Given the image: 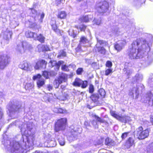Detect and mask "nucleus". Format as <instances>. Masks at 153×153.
Listing matches in <instances>:
<instances>
[{
  "mask_svg": "<svg viewBox=\"0 0 153 153\" xmlns=\"http://www.w3.org/2000/svg\"><path fill=\"white\" fill-rule=\"evenodd\" d=\"M36 36H35L34 39L38 41L41 43H44L45 41V37L42 34L40 33L38 35H35Z\"/></svg>",
  "mask_w": 153,
  "mask_h": 153,
  "instance_id": "obj_16",
  "label": "nucleus"
},
{
  "mask_svg": "<svg viewBox=\"0 0 153 153\" xmlns=\"http://www.w3.org/2000/svg\"><path fill=\"white\" fill-rule=\"evenodd\" d=\"M104 153V152H102V153Z\"/></svg>",
  "mask_w": 153,
  "mask_h": 153,
  "instance_id": "obj_57",
  "label": "nucleus"
},
{
  "mask_svg": "<svg viewBox=\"0 0 153 153\" xmlns=\"http://www.w3.org/2000/svg\"><path fill=\"white\" fill-rule=\"evenodd\" d=\"M41 49L42 51H50L49 48L46 45H43L42 46Z\"/></svg>",
  "mask_w": 153,
  "mask_h": 153,
  "instance_id": "obj_33",
  "label": "nucleus"
},
{
  "mask_svg": "<svg viewBox=\"0 0 153 153\" xmlns=\"http://www.w3.org/2000/svg\"><path fill=\"white\" fill-rule=\"evenodd\" d=\"M150 129L148 128L144 129L142 126H140L137 128L135 131V135L139 140L145 139L149 136Z\"/></svg>",
  "mask_w": 153,
  "mask_h": 153,
  "instance_id": "obj_1",
  "label": "nucleus"
},
{
  "mask_svg": "<svg viewBox=\"0 0 153 153\" xmlns=\"http://www.w3.org/2000/svg\"><path fill=\"white\" fill-rule=\"evenodd\" d=\"M58 140L59 143L61 145L63 146L65 144V142L64 140H62V138H59Z\"/></svg>",
  "mask_w": 153,
  "mask_h": 153,
  "instance_id": "obj_47",
  "label": "nucleus"
},
{
  "mask_svg": "<svg viewBox=\"0 0 153 153\" xmlns=\"http://www.w3.org/2000/svg\"><path fill=\"white\" fill-rule=\"evenodd\" d=\"M61 83H60L59 81L57 79H55L54 81L53 82V85L54 86V87L56 88H58L60 84H61Z\"/></svg>",
  "mask_w": 153,
  "mask_h": 153,
  "instance_id": "obj_34",
  "label": "nucleus"
},
{
  "mask_svg": "<svg viewBox=\"0 0 153 153\" xmlns=\"http://www.w3.org/2000/svg\"><path fill=\"white\" fill-rule=\"evenodd\" d=\"M140 49L138 48L137 51L136 49L134 47H132L128 49V55L130 58L134 59L137 56L138 53L140 52Z\"/></svg>",
  "mask_w": 153,
  "mask_h": 153,
  "instance_id": "obj_6",
  "label": "nucleus"
},
{
  "mask_svg": "<svg viewBox=\"0 0 153 153\" xmlns=\"http://www.w3.org/2000/svg\"><path fill=\"white\" fill-rule=\"evenodd\" d=\"M61 69L62 71H69L68 66L66 65H62L61 66Z\"/></svg>",
  "mask_w": 153,
  "mask_h": 153,
  "instance_id": "obj_38",
  "label": "nucleus"
},
{
  "mask_svg": "<svg viewBox=\"0 0 153 153\" xmlns=\"http://www.w3.org/2000/svg\"><path fill=\"white\" fill-rule=\"evenodd\" d=\"M112 72L113 71L111 69L108 68L105 70V76H108L110 74H111Z\"/></svg>",
  "mask_w": 153,
  "mask_h": 153,
  "instance_id": "obj_36",
  "label": "nucleus"
},
{
  "mask_svg": "<svg viewBox=\"0 0 153 153\" xmlns=\"http://www.w3.org/2000/svg\"><path fill=\"white\" fill-rule=\"evenodd\" d=\"M146 151V153H153V142L147 146Z\"/></svg>",
  "mask_w": 153,
  "mask_h": 153,
  "instance_id": "obj_21",
  "label": "nucleus"
},
{
  "mask_svg": "<svg viewBox=\"0 0 153 153\" xmlns=\"http://www.w3.org/2000/svg\"><path fill=\"white\" fill-rule=\"evenodd\" d=\"M29 10H31L30 14L31 15L35 14L37 13V11L33 8H29Z\"/></svg>",
  "mask_w": 153,
  "mask_h": 153,
  "instance_id": "obj_46",
  "label": "nucleus"
},
{
  "mask_svg": "<svg viewBox=\"0 0 153 153\" xmlns=\"http://www.w3.org/2000/svg\"><path fill=\"white\" fill-rule=\"evenodd\" d=\"M94 91V86L92 84L89 85L88 88V92L89 93L92 94Z\"/></svg>",
  "mask_w": 153,
  "mask_h": 153,
  "instance_id": "obj_31",
  "label": "nucleus"
},
{
  "mask_svg": "<svg viewBox=\"0 0 153 153\" xmlns=\"http://www.w3.org/2000/svg\"><path fill=\"white\" fill-rule=\"evenodd\" d=\"M3 115V114L1 111H0V120L2 118Z\"/></svg>",
  "mask_w": 153,
  "mask_h": 153,
  "instance_id": "obj_54",
  "label": "nucleus"
},
{
  "mask_svg": "<svg viewBox=\"0 0 153 153\" xmlns=\"http://www.w3.org/2000/svg\"><path fill=\"white\" fill-rule=\"evenodd\" d=\"M99 94L102 98L105 97V92L103 88H100L98 90Z\"/></svg>",
  "mask_w": 153,
  "mask_h": 153,
  "instance_id": "obj_27",
  "label": "nucleus"
},
{
  "mask_svg": "<svg viewBox=\"0 0 153 153\" xmlns=\"http://www.w3.org/2000/svg\"><path fill=\"white\" fill-rule=\"evenodd\" d=\"M47 62L45 60L43 59H39L35 63L34 66V69L36 70H39L44 67L45 68H46Z\"/></svg>",
  "mask_w": 153,
  "mask_h": 153,
  "instance_id": "obj_7",
  "label": "nucleus"
},
{
  "mask_svg": "<svg viewBox=\"0 0 153 153\" xmlns=\"http://www.w3.org/2000/svg\"><path fill=\"white\" fill-rule=\"evenodd\" d=\"M124 145L127 149L130 148L133 145H135L134 140L132 137H129L126 140Z\"/></svg>",
  "mask_w": 153,
  "mask_h": 153,
  "instance_id": "obj_8",
  "label": "nucleus"
},
{
  "mask_svg": "<svg viewBox=\"0 0 153 153\" xmlns=\"http://www.w3.org/2000/svg\"><path fill=\"white\" fill-rule=\"evenodd\" d=\"M33 86L31 83H27L26 84L25 87L26 89H29L33 88Z\"/></svg>",
  "mask_w": 153,
  "mask_h": 153,
  "instance_id": "obj_40",
  "label": "nucleus"
},
{
  "mask_svg": "<svg viewBox=\"0 0 153 153\" xmlns=\"http://www.w3.org/2000/svg\"><path fill=\"white\" fill-rule=\"evenodd\" d=\"M51 75L50 72L47 71H42V75L46 79L49 78V76Z\"/></svg>",
  "mask_w": 153,
  "mask_h": 153,
  "instance_id": "obj_25",
  "label": "nucleus"
},
{
  "mask_svg": "<svg viewBox=\"0 0 153 153\" xmlns=\"http://www.w3.org/2000/svg\"><path fill=\"white\" fill-rule=\"evenodd\" d=\"M109 7L108 3L105 1H104L102 2V5L98 7L97 12L102 15L108 11L109 12L110 11H108Z\"/></svg>",
  "mask_w": 153,
  "mask_h": 153,
  "instance_id": "obj_4",
  "label": "nucleus"
},
{
  "mask_svg": "<svg viewBox=\"0 0 153 153\" xmlns=\"http://www.w3.org/2000/svg\"><path fill=\"white\" fill-rule=\"evenodd\" d=\"M13 34L12 32L11 31H6L4 33L3 39L6 41H9L11 38Z\"/></svg>",
  "mask_w": 153,
  "mask_h": 153,
  "instance_id": "obj_14",
  "label": "nucleus"
},
{
  "mask_svg": "<svg viewBox=\"0 0 153 153\" xmlns=\"http://www.w3.org/2000/svg\"><path fill=\"white\" fill-rule=\"evenodd\" d=\"M94 49L95 52L96 53L98 52L103 55H105L106 53V50L103 47L97 46L96 45L94 48Z\"/></svg>",
  "mask_w": 153,
  "mask_h": 153,
  "instance_id": "obj_12",
  "label": "nucleus"
},
{
  "mask_svg": "<svg viewBox=\"0 0 153 153\" xmlns=\"http://www.w3.org/2000/svg\"><path fill=\"white\" fill-rule=\"evenodd\" d=\"M87 27V25L84 24H82L79 27V29L80 31L85 32Z\"/></svg>",
  "mask_w": 153,
  "mask_h": 153,
  "instance_id": "obj_35",
  "label": "nucleus"
},
{
  "mask_svg": "<svg viewBox=\"0 0 153 153\" xmlns=\"http://www.w3.org/2000/svg\"><path fill=\"white\" fill-rule=\"evenodd\" d=\"M110 114L111 115L113 116V117H114L115 118H116L117 119L118 117V116H119V115L117 114L116 113L115 111H112L110 112Z\"/></svg>",
  "mask_w": 153,
  "mask_h": 153,
  "instance_id": "obj_42",
  "label": "nucleus"
},
{
  "mask_svg": "<svg viewBox=\"0 0 153 153\" xmlns=\"http://www.w3.org/2000/svg\"><path fill=\"white\" fill-rule=\"evenodd\" d=\"M29 27L33 30L39 29V28L37 27V24L35 22L30 23L29 25Z\"/></svg>",
  "mask_w": 153,
  "mask_h": 153,
  "instance_id": "obj_26",
  "label": "nucleus"
},
{
  "mask_svg": "<svg viewBox=\"0 0 153 153\" xmlns=\"http://www.w3.org/2000/svg\"><path fill=\"white\" fill-rule=\"evenodd\" d=\"M110 114L111 115L113 116V117H114L115 118H116L117 119L118 117V116H119V115L117 114L116 113L115 111H112L110 112Z\"/></svg>",
  "mask_w": 153,
  "mask_h": 153,
  "instance_id": "obj_43",
  "label": "nucleus"
},
{
  "mask_svg": "<svg viewBox=\"0 0 153 153\" xmlns=\"http://www.w3.org/2000/svg\"><path fill=\"white\" fill-rule=\"evenodd\" d=\"M75 27L77 29H79V27H78V26H77V25H75Z\"/></svg>",
  "mask_w": 153,
  "mask_h": 153,
  "instance_id": "obj_56",
  "label": "nucleus"
},
{
  "mask_svg": "<svg viewBox=\"0 0 153 153\" xmlns=\"http://www.w3.org/2000/svg\"><path fill=\"white\" fill-rule=\"evenodd\" d=\"M10 62V58L7 54L0 55V69L3 70L7 66Z\"/></svg>",
  "mask_w": 153,
  "mask_h": 153,
  "instance_id": "obj_3",
  "label": "nucleus"
},
{
  "mask_svg": "<svg viewBox=\"0 0 153 153\" xmlns=\"http://www.w3.org/2000/svg\"><path fill=\"white\" fill-rule=\"evenodd\" d=\"M87 107L89 109H91V108H92L93 107V106H91L89 104H87Z\"/></svg>",
  "mask_w": 153,
  "mask_h": 153,
  "instance_id": "obj_52",
  "label": "nucleus"
},
{
  "mask_svg": "<svg viewBox=\"0 0 153 153\" xmlns=\"http://www.w3.org/2000/svg\"><path fill=\"white\" fill-rule=\"evenodd\" d=\"M53 86L49 84L47 85V88L49 91H50L53 89Z\"/></svg>",
  "mask_w": 153,
  "mask_h": 153,
  "instance_id": "obj_50",
  "label": "nucleus"
},
{
  "mask_svg": "<svg viewBox=\"0 0 153 153\" xmlns=\"http://www.w3.org/2000/svg\"><path fill=\"white\" fill-rule=\"evenodd\" d=\"M150 121L152 125H153V117H151L150 118Z\"/></svg>",
  "mask_w": 153,
  "mask_h": 153,
  "instance_id": "obj_55",
  "label": "nucleus"
},
{
  "mask_svg": "<svg viewBox=\"0 0 153 153\" xmlns=\"http://www.w3.org/2000/svg\"><path fill=\"white\" fill-rule=\"evenodd\" d=\"M67 16L66 13L64 11H62L58 13L57 16L58 18L60 19H65L66 18Z\"/></svg>",
  "mask_w": 153,
  "mask_h": 153,
  "instance_id": "obj_20",
  "label": "nucleus"
},
{
  "mask_svg": "<svg viewBox=\"0 0 153 153\" xmlns=\"http://www.w3.org/2000/svg\"><path fill=\"white\" fill-rule=\"evenodd\" d=\"M124 118V116H121L120 115L118 116V117L117 118V119L119 120V121L123 123V119Z\"/></svg>",
  "mask_w": 153,
  "mask_h": 153,
  "instance_id": "obj_48",
  "label": "nucleus"
},
{
  "mask_svg": "<svg viewBox=\"0 0 153 153\" xmlns=\"http://www.w3.org/2000/svg\"><path fill=\"white\" fill-rule=\"evenodd\" d=\"M97 42L100 45H103L104 44H106L107 43V42L105 41H104L103 40H99V39H97Z\"/></svg>",
  "mask_w": 153,
  "mask_h": 153,
  "instance_id": "obj_45",
  "label": "nucleus"
},
{
  "mask_svg": "<svg viewBox=\"0 0 153 153\" xmlns=\"http://www.w3.org/2000/svg\"><path fill=\"white\" fill-rule=\"evenodd\" d=\"M124 118L123 119V123H126L128 121V117L126 116H124Z\"/></svg>",
  "mask_w": 153,
  "mask_h": 153,
  "instance_id": "obj_49",
  "label": "nucleus"
},
{
  "mask_svg": "<svg viewBox=\"0 0 153 153\" xmlns=\"http://www.w3.org/2000/svg\"><path fill=\"white\" fill-rule=\"evenodd\" d=\"M91 18L88 17V15L83 16L80 18V20L81 22H89Z\"/></svg>",
  "mask_w": 153,
  "mask_h": 153,
  "instance_id": "obj_22",
  "label": "nucleus"
},
{
  "mask_svg": "<svg viewBox=\"0 0 153 153\" xmlns=\"http://www.w3.org/2000/svg\"><path fill=\"white\" fill-rule=\"evenodd\" d=\"M19 67L22 69L27 70L29 69V66L27 62L25 61L19 65Z\"/></svg>",
  "mask_w": 153,
  "mask_h": 153,
  "instance_id": "obj_17",
  "label": "nucleus"
},
{
  "mask_svg": "<svg viewBox=\"0 0 153 153\" xmlns=\"http://www.w3.org/2000/svg\"><path fill=\"white\" fill-rule=\"evenodd\" d=\"M90 98L92 101L96 104L100 103L99 100L100 97L97 93L92 94L90 97Z\"/></svg>",
  "mask_w": 153,
  "mask_h": 153,
  "instance_id": "obj_10",
  "label": "nucleus"
},
{
  "mask_svg": "<svg viewBox=\"0 0 153 153\" xmlns=\"http://www.w3.org/2000/svg\"><path fill=\"white\" fill-rule=\"evenodd\" d=\"M105 144L108 146L111 147L115 145L114 141L109 139L108 137L106 138L105 142Z\"/></svg>",
  "mask_w": 153,
  "mask_h": 153,
  "instance_id": "obj_18",
  "label": "nucleus"
},
{
  "mask_svg": "<svg viewBox=\"0 0 153 153\" xmlns=\"http://www.w3.org/2000/svg\"><path fill=\"white\" fill-rule=\"evenodd\" d=\"M67 124V120L66 118H62L57 120L55 123L54 129L56 132L64 130Z\"/></svg>",
  "mask_w": 153,
  "mask_h": 153,
  "instance_id": "obj_2",
  "label": "nucleus"
},
{
  "mask_svg": "<svg viewBox=\"0 0 153 153\" xmlns=\"http://www.w3.org/2000/svg\"><path fill=\"white\" fill-rule=\"evenodd\" d=\"M66 52L64 50L60 51L57 57L58 58H61V57H65L66 56Z\"/></svg>",
  "mask_w": 153,
  "mask_h": 153,
  "instance_id": "obj_28",
  "label": "nucleus"
},
{
  "mask_svg": "<svg viewBox=\"0 0 153 153\" xmlns=\"http://www.w3.org/2000/svg\"><path fill=\"white\" fill-rule=\"evenodd\" d=\"M105 65L107 67L111 68L112 66V64L111 61L108 60L106 61Z\"/></svg>",
  "mask_w": 153,
  "mask_h": 153,
  "instance_id": "obj_41",
  "label": "nucleus"
},
{
  "mask_svg": "<svg viewBox=\"0 0 153 153\" xmlns=\"http://www.w3.org/2000/svg\"><path fill=\"white\" fill-rule=\"evenodd\" d=\"M92 117H94L96 119V121L97 122H99L100 123H104L105 122V120L96 114L93 115Z\"/></svg>",
  "mask_w": 153,
  "mask_h": 153,
  "instance_id": "obj_24",
  "label": "nucleus"
},
{
  "mask_svg": "<svg viewBox=\"0 0 153 153\" xmlns=\"http://www.w3.org/2000/svg\"><path fill=\"white\" fill-rule=\"evenodd\" d=\"M58 113L60 114H64L67 113V111L61 108H59L58 109Z\"/></svg>",
  "mask_w": 153,
  "mask_h": 153,
  "instance_id": "obj_44",
  "label": "nucleus"
},
{
  "mask_svg": "<svg viewBox=\"0 0 153 153\" xmlns=\"http://www.w3.org/2000/svg\"><path fill=\"white\" fill-rule=\"evenodd\" d=\"M114 48L117 52H120L123 49L122 47L118 43H116L114 44Z\"/></svg>",
  "mask_w": 153,
  "mask_h": 153,
  "instance_id": "obj_29",
  "label": "nucleus"
},
{
  "mask_svg": "<svg viewBox=\"0 0 153 153\" xmlns=\"http://www.w3.org/2000/svg\"><path fill=\"white\" fill-rule=\"evenodd\" d=\"M141 41V39L140 38L137 39L136 40L133 41L131 44V45L132 47L135 48L136 45L137 46H139Z\"/></svg>",
  "mask_w": 153,
  "mask_h": 153,
  "instance_id": "obj_23",
  "label": "nucleus"
},
{
  "mask_svg": "<svg viewBox=\"0 0 153 153\" xmlns=\"http://www.w3.org/2000/svg\"><path fill=\"white\" fill-rule=\"evenodd\" d=\"M83 71V69L82 68H78L76 70V74L78 75H82V73Z\"/></svg>",
  "mask_w": 153,
  "mask_h": 153,
  "instance_id": "obj_37",
  "label": "nucleus"
},
{
  "mask_svg": "<svg viewBox=\"0 0 153 153\" xmlns=\"http://www.w3.org/2000/svg\"><path fill=\"white\" fill-rule=\"evenodd\" d=\"M44 17V14L42 13L40 16V18L41 19H42Z\"/></svg>",
  "mask_w": 153,
  "mask_h": 153,
  "instance_id": "obj_53",
  "label": "nucleus"
},
{
  "mask_svg": "<svg viewBox=\"0 0 153 153\" xmlns=\"http://www.w3.org/2000/svg\"><path fill=\"white\" fill-rule=\"evenodd\" d=\"M129 132H125L122 134L121 137L122 140H125L128 136Z\"/></svg>",
  "mask_w": 153,
  "mask_h": 153,
  "instance_id": "obj_39",
  "label": "nucleus"
},
{
  "mask_svg": "<svg viewBox=\"0 0 153 153\" xmlns=\"http://www.w3.org/2000/svg\"><path fill=\"white\" fill-rule=\"evenodd\" d=\"M73 38H74L77 36V34L73 32V33L71 35Z\"/></svg>",
  "mask_w": 153,
  "mask_h": 153,
  "instance_id": "obj_51",
  "label": "nucleus"
},
{
  "mask_svg": "<svg viewBox=\"0 0 153 153\" xmlns=\"http://www.w3.org/2000/svg\"><path fill=\"white\" fill-rule=\"evenodd\" d=\"M51 64V67L53 68L54 66L56 67L57 70H59L60 65L64 63L62 61H59L58 62H56V61L50 60L49 62Z\"/></svg>",
  "mask_w": 153,
  "mask_h": 153,
  "instance_id": "obj_11",
  "label": "nucleus"
},
{
  "mask_svg": "<svg viewBox=\"0 0 153 153\" xmlns=\"http://www.w3.org/2000/svg\"><path fill=\"white\" fill-rule=\"evenodd\" d=\"M68 75L66 74L62 73L59 75L57 79L59 81L60 83H61L63 82H65L67 80Z\"/></svg>",
  "mask_w": 153,
  "mask_h": 153,
  "instance_id": "obj_13",
  "label": "nucleus"
},
{
  "mask_svg": "<svg viewBox=\"0 0 153 153\" xmlns=\"http://www.w3.org/2000/svg\"><path fill=\"white\" fill-rule=\"evenodd\" d=\"M35 35H36V33L29 30L26 31L25 33V36L28 38L34 39Z\"/></svg>",
  "mask_w": 153,
  "mask_h": 153,
  "instance_id": "obj_15",
  "label": "nucleus"
},
{
  "mask_svg": "<svg viewBox=\"0 0 153 153\" xmlns=\"http://www.w3.org/2000/svg\"><path fill=\"white\" fill-rule=\"evenodd\" d=\"M88 41V39L85 36H82L80 38L79 42L81 43L85 44Z\"/></svg>",
  "mask_w": 153,
  "mask_h": 153,
  "instance_id": "obj_32",
  "label": "nucleus"
},
{
  "mask_svg": "<svg viewBox=\"0 0 153 153\" xmlns=\"http://www.w3.org/2000/svg\"><path fill=\"white\" fill-rule=\"evenodd\" d=\"M88 85V82L87 80H85L83 81L82 80L81 85L80 87H81L82 88H84L87 87Z\"/></svg>",
  "mask_w": 153,
  "mask_h": 153,
  "instance_id": "obj_30",
  "label": "nucleus"
},
{
  "mask_svg": "<svg viewBox=\"0 0 153 153\" xmlns=\"http://www.w3.org/2000/svg\"><path fill=\"white\" fill-rule=\"evenodd\" d=\"M41 78L42 75L40 74H38L34 75L33 77V80L38 79L36 82V84L39 88L42 87L45 84V80L44 79H42Z\"/></svg>",
  "mask_w": 153,
  "mask_h": 153,
  "instance_id": "obj_5",
  "label": "nucleus"
},
{
  "mask_svg": "<svg viewBox=\"0 0 153 153\" xmlns=\"http://www.w3.org/2000/svg\"><path fill=\"white\" fill-rule=\"evenodd\" d=\"M82 80L78 78H76L72 82V85L75 87H80L81 85Z\"/></svg>",
  "mask_w": 153,
  "mask_h": 153,
  "instance_id": "obj_19",
  "label": "nucleus"
},
{
  "mask_svg": "<svg viewBox=\"0 0 153 153\" xmlns=\"http://www.w3.org/2000/svg\"><path fill=\"white\" fill-rule=\"evenodd\" d=\"M50 24L53 30L57 34H61V30L58 28V27L56 24V21L52 19L50 22Z\"/></svg>",
  "mask_w": 153,
  "mask_h": 153,
  "instance_id": "obj_9",
  "label": "nucleus"
}]
</instances>
